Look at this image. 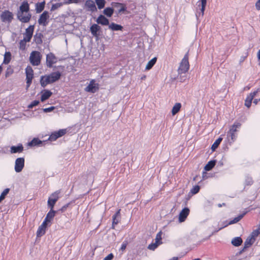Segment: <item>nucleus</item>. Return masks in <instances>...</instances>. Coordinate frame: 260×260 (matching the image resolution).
I'll use <instances>...</instances> for the list:
<instances>
[{"label":"nucleus","instance_id":"obj_34","mask_svg":"<svg viewBox=\"0 0 260 260\" xmlns=\"http://www.w3.org/2000/svg\"><path fill=\"white\" fill-rule=\"evenodd\" d=\"M222 140L221 138H219L214 142L211 147L212 151H214L218 147Z\"/></svg>","mask_w":260,"mask_h":260},{"label":"nucleus","instance_id":"obj_37","mask_svg":"<svg viewBox=\"0 0 260 260\" xmlns=\"http://www.w3.org/2000/svg\"><path fill=\"white\" fill-rule=\"evenodd\" d=\"M42 35L40 33L36 34L34 36L35 41L36 42V43L37 44H40L42 43Z\"/></svg>","mask_w":260,"mask_h":260},{"label":"nucleus","instance_id":"obj_22","mask_svg":"<svg viewBox=\"0 0 260 260\" xmlns=\"http://www.w3.org/2000/svg\"><path fill=\"white\" fill-rule=\"evenodd\" d=\"M90 31L92 35L94 37H98V32L100 29V26L96 24H93L90 28Z\"/></svg>","mask_w":260,"mask_h":260},{"label":"nucleus","instance_id":"obj_39","mask_svg":"<svg viewBox=\"0 0 260 260\" xmlns=\"http://www.w3.org/2000/svg\"><path fill=\"white\" fill-rule=\"evenodd\" d=\"M63 4H64L63 3H56V4H53L50 10L51 11H54L55 10L61 7Z\"/></svg>","mask_w":260,"mask_h":260},{"label":"nucleus","instance_id":"obj_31","mask_svg":"<svg viewBox=\"0 0 260 260\" xmlns=\"http://www.w3.org/2000/svg\"><path fill=\"white\" fill-rule=\"evenodd\" d=\"M242 239L240 237H236L232 241V244L235 246H239L242 243Z\"/></svg>","mask_w":260,"mask_h":260},{"label":"nucleus","instance_id":"obj_58","mask_svg":"<svg viewBox=\"0 0 260 260\" xmlns=\"http://www.w3.org/2000/svg\"><path fill=\"white\" fill-rule=\"evenodd\" d=\"M252 179L250 178H248V181L247 184L249 185L252 183Z\"/></svg>","mask_w":260,"mask_h":260},{"label":"nucleus","instance_id":"obj_10","mask_svg":"<svg viewBox=\"0 0 260 260\" xmlns=\"http://www.w3.org/2000/svg\"><path fill=\"white\" fill-rule=\"evenodd\" d=\"M49 18V15L47 11H44L40 16L38 19V23L40 25L46 26L48 23L47 20Z\"/></svg>","mask_w":260,"mask_h":260},{"label":"nucleus","instance_id":"obj_60","mask_svg":"<svg viewBox=\"0 0 260 260\" xmlns=\"http://www.w3.org/2000/svg\"><path fill=\"white\" fill-rule=\"evenodd\" d=\"M68 205H69V204H67V205H64V206H63L62 207V208H61V210L62 211H64V210L65 209H66V208L68 207Z\"/></svg>","mask_w":260,"mask_h":260},{"label":"nucleus","instance_id":"obj_3","mask_svg":"<svg viewBox=\"0 0 260 260\" xmlns=\"http://www.w3.org/2000/svg\"><path fill=\"white\" fill-rule=\"evenodd\" d=\"M42 55L40 52L33 51L29 56V61L32 66H37L40 64Z\"/></svg>","mask_w":260,"mask_h":260},{"label":"nucleus","instance_id":"obj_35","mask_svg":"<svg viewBox=\"0 0 260 260\" xmlns=\"http://www.w3.org/2000/svg\"><path fill=\"white\" fill-rule=\"evenodd\" d=\"M245 214V213H244L243 214L239 215L238 217L234 218L233 220H231L229 223V224H232L238 222L240 220H241Z\"/></svg>","mask_w":260,"mask_h":260},{"label":"nucleus","instance_id":"obj_2","mask_svg":"<svg viewBox=\"0 0 260 260\" xmlns=\"http://www.w3.org/2000/svg\"><path fill=\"white\" fill-rule=\"evenodd\" d=\"M188 56L186 53L180 63L178 69V73L180 74L185 73L189 69Z\"/></svg>","mask_w":260,"mask_h":260},{"label":"nucleus","instance_id":"obj_55","mask_svg":"<svg viewBox=\"0 0 260 260\" xmlns=\"http://www.w3.org/2000/svg\"><path fill=\"white\" fill-rule=\"evenodd\" d=\"M126 245H127V242H123L121 245L120 249L122 251H124L126 248Z\"/></svg>","mask_w":260,"mask_h":260},{"label":"nucleus","instance_id":"obj_54","mask_svg":"<svg viewBox=\"0 0 260 260\" xmlns=\"http://www.w3.org/2000/svg\"><path fill=\"white\" fill-rule=\"evenodd\" d=\"M54 109V107H51L48 108H45L43 109L44 112H50Z\"/></svg>","mask_w":260,"mask_h":260},{"label":"nucleus","instance_id":"obj_29","mask_svg":"<svg viewBox=\"0 0 260 260\" xmlns=\"http://www.w3.org/2000/svg\"><path fill=\"white\" fill-rule=\"evenodd\" d=\"M52 94V92L49 90H45L44 92L41 96V100L42 102H44L48 99Z\"/></svg>","mask_w":260,"mask_h":260},{"label":"nucleus","instance_id":"obj_41","mask_svg":"<svg viewBox=\"0 0 260 260\" xmlns=\"http://www.w3.org/2000/svg\"><path fill=\"white\" fill-rule=\"evenodd\" d=\"M9 188H6L3 191V192L1 193L0 196V202L5 198L6 196L9 193Z\"/></svg>","mask_w":260,"mask_h":260},{"label":"nucleus","instance_id":"obj_16","mask_svg":"<svg viewBox=\"0 0 260 260\" xmlns=\"http://www.w3.org/2000/svg\"><path fill=\"white\" fill-rule=\"evenodd\" d=\"M96 22L98 24H102L103 25H109V20L106 18L104 16L100 15L96 20Z\"/></svg>","mask_w":260,"mask_h":260},{"label":"nucleus","instance_id":"obj_61","mask_svg":"<svg viewBox=\"0 0 260 260\" xmlns=\"http://www.w3.org/2000/svg\"><path fill=\"white\" fill-rule=\"evenodd\" d=\"M259 101H260V99H255L253 101V103L255 104V105H256Z\"/></svg>","mask_w":260,"mask_h":260},{"label":"nucleus","instance_id":"obj_33","mask_svg":"<svg viewBox=\"0 0 260 260\" xmlns=\"http://www.w3.org/2000/svg\"><path fill=\"white\" fill-rule=\"evenodd\" d=\"M113 9L111 8H106L104 11L103 13L108 17H111L113 13Z\"/></svg>","mask_w":260,"mask_h":260},{"label":"nucleus","instance_id":"obj_50","mask_svg":"<svg viewBox=\"0 0 260 260\" xmlns=\"http://www.w3.org/2000/svg\"><path fill=\"white\" fill-rule=\"evenodd\" d=\"M119 222V219L117 218L116 216H113V223L112 226L113 228H114V225L117 224Z\"/></svg>","mask_w":260,"mask_h":260},{"label":"nucleus","instance_id":"obj_44","mask_svg":"<svg viewBox=\"0 0 260 260\" xmlns=\"http://www.w3.org/2000/svg\"><path fill=\"white\" fill-rule=\"evenodd\" d=\"M59 137H58V134L57 132H55L51 134V135L49 137V140L51 141H54L57 138H58Z\"/></svg>","mask_w":260,"mask_h":260},{"label":"nucleus","instance_id":"obj_57","mask_svg":"<svg viewBox=\"0 0 260 260\" xmlns=\"http://www.w3.org/2000/svg\"><path fill=\"white\" fill-rule=\"evenodd\" d=\"M230 134V136L231 137L232 140H234L235 139V133H229Z\"/></svg>","mask_w":260,"mask_h":260},{"label":"nucleus","instance_id":"obj_56","mask_svg":"<svg viewBox=\"0 0 260 260\" xmlns=\"http://www.w3.org/2000/svg\"><path fill=\"white\" fill-rule=\"evenodd\" d=\"M255 8L257 10H260V0H258L255 4Z\"/></svg>","mask_w":260,"mask_h":260},{"label":"nucleus","instance_id":"obj_15","mask_svg":"<svg viewBox=\"0 0 260 260\" xmlns=\"http://www.w3.org/2000/svg\"><path fill=\"white\" fill-rule=\"evenodd\" d=\"M29 10V5L26 1H24L22 2L21 5L19 7V10L17 12L22 13H28Z\"/></svg>","mask_w":260,"mask_h":260},{"label":"nucleus","instance_id":"obj_38","mask_svg":"<svg viewBox=\"0 0 260 260\" xmlns=\"http://www.w3.org/2000/svg\"><path fill=\"white\" fill-rule=\"evenodd\" d=\"M11 53L9 52H6L5 54L4 63L8 64L11 59Z\"/></svg>","mask_w":260,"mask_h":260},{"label":"nucleus","instance_id":"obj_30","mask_svg":"<svg viewBox=\"0 0 260 260\" xmlns=\"http://www.w3.org/2000/svg\"><path fill=\"white\" fill-rule=\"evenodd\" d=\"M241 125V123L239 122H235L231 126L229 133H235L237 132V128H239Z\"/></svg>","mask_w":260,"mask_h":260},{"label":"nucleus","instance_id":"obj_32","mask_svg":"<svg viewBox=\"0 0 260 260\" xmlns=\"http://www.w3.org/2000/svg\"><path fill=\"white\" fill-rule=\"evenodd\" d=\"M42 143V141L40 140L38 138H34L32 141L28 143V145L30 146H35L40 145Z\"/></svg>","mask_w":260,"mask_h":260},{"label":"nucleus","instance_id":"obj_18","mask_svg":"<svg viewBox=\"0 0 260 260\" xmlns=\"http://www.w3.org/2000/svg\"><path fill=\"white\" fill-rule=\"evenodd\" d=\"M55 212H56L54 211L53 209H51L50 211L47 213L46 217L43 222L47 224L48 222H50L54 217Z\"/></svg>","mask_w":260,"mask_h":260},{"label":"nucleus","instance_id":"obj_62","mask_svg":"<svg viewBox=\"0 0 260 260\" xmlns=\"http://www.w3.org/2000/svg\"><path fill=\"white\" fill-rule=\"evenodd\" d=\"M244 60V57H243L242 59H241V62L243 61Z\"/></svg>","mask_w":260,"mask_h":260},{"label":"nucleus","instance_id":"obj_40","mask_svg":"<svg viewBox=\"0 0 260 260\" xmlns=\"http://www.w3.org/2000/svg\"><path fill=\"white\" fill-rule=\"evenodd\" d=\"M260 234V223L257 225L256 229L254 230L251 234V236L254 238L257 237Z\"/></svg>","mask_w":260,"mask_h":260},{"label":"nucleus","instance_id":"obj_49","mask_svg":"<svg viewBox=\"0 0 260 260\" xmlns=\"http://www.w3.org/2000/svg\"><path fill=\"white\" fill-rule=\"evenodd\" d=\"M39 103V101H37V100H35V101H34L33 102H31V103L28 105V107L29 108H32V107L38 105Z\"/></svg>","mask_w":260,"mask_h":260},{"label":"nucleus","instance_id":"obj_36","mask_svg":"<svg viewBox=\"0 0 260 260\" xmlns=\"http://www.w3.org/2000/svg\"><path fill=\"white\" fill-rule=\"evenodd\" d=\"M95 2L99 9H102L105 7L106 4L105 0H95Z\"/></svg>","mask_w":260,"mask_h":260},{"label":"nucleus","instance_id":"obj_17","mask_svg":"<svg viewBox=\"0 0 260 260\" xmlns=\"http://www.w3.org/2000/svg\"><path fill=\"white\" fill-rule=\"evenodd\" d=\"M47 225V224L43 222L42 224L39 226L37 232V237H41L45 234Z\"/></svg>","mask_w":260,"mask_h":260},{"label":"nucleus","instance_id":"obj_59","mask_svg":"<svg viewBox=\"0 0 260 260\" xmlns=\"http://www.w3.org/2000/svg\"><path fill=\"white\" fill-rule=\"evenodd\" d=\"M120 209L118 210L114 216H116V217L119 216L120 215Z\"/></svg>","mask_w":260,"mask_h":260},{"label":"nucleus","instance_id":"obj_1","mask_svg":"<svg viewBox=\"0 0 260 260\" xmlns=\"http://www.w3.org/2000/svg\"><path fill=\"white\" fill-rule=\"evenodd\" d=\"M61 74L59 72H53L49 75L42 76L40 83L42 87H45L47 84L53 83L60 78Z\"/></svg>","mask_w":260,"mask_h":260},{"label":"nucleus","instance_id":"obj_8","mask_svg":"<svg viewBox=\"0 0 260 260\" xmlns=\"http://www.w3.org/2000/svg\"><path fill=\"white\" fill-rule=\"evenodd\" d=\"M31 14L29 13L17 12V17L19 20L23 23L28 22L31 18Z\"/></svg>","mask_w":260,"mask_h":260},{"label":"nucleus","instance_id":"obj_43","mask_svg":"<svg viewBox=\"0 0 260 260\" xmlns=\"http://www.w3.org/2000/svg\"><path fill=\"white\" fill-rule=\"evenodd\" d=\"M159 244V243H157L155 242L154 243H152V244L149 245V246H148V248L150 250H154L155 249H156L157 247Z\"/></svg>","mask_w":260,"mask_h":260},{"label":"nucleus","instance_id":"obj_9","mask_svg":"<svg viewBox=\"0 0 260 260\" xmlns=\"http://www.w3.org/2000/svg\"><path fill=\"white\" fill-rule=\"evenodd\" d=\"M99 89V85L95 83L94 80H92L89 85L85 88L86 92L94 93Z\"/></svg>","mask_w":260,"mask_h":260},{"label":"nucleus","instance_id":"obj_20","mask_svg":"<svg viewBox=\"0 0 260 260\" xmlns=\"http://www.w3.org/2000/svg\"><path fill=\"white\" fill-rule=\"evenodd\" d=\"M85 6L88 8L91 12L96 11L94 2L91 0H88L85 3Z\"/></svg>","mask_w":260,"mask_h":260},{"label":"nucleus","instance_id":"obj_6","mask_svg":"<svg viewBox=\"0 0 260 260\" xmlns=\"http://www.w3.org/2000/svg\"><path fill=\"white\" fill-rule=\"evenodd\" d=\"M1 18L3 22L10 23L13 18V15L9 11L5 10L2 12Z\"/></svg>","mask_w":260,"mask_h":260},{"label":"nucleus","instance_id":"obj_26","mask_svg":"<svg viewBox=\"0 0 260 260\" xmlns=\"http://www.w3.org/2000/svg\"><path fill=\"white\" fill-rule=\"evenodd\" d=\"M109 29H111L112 30H121L122 29V26L120 25L114 23H111L109 25Z\"/></svg>","mask_w":260,"mask_h":260},{"label":"nucleus","instance_id":"obj_48","mask_svg":"<svg viewBox=\"0 0 260 260\" xmlns=\"http://www.w3.org/2000/svg\"><path fill=\"white\" fill-rule=\"evenodd\" d=\"M199 190H200L199 186L196 185L193 187V188L191 190V192L193 194H196L199 191Z\"/></svg>","mask_w":260,"mask_h":260},{"label":"nucleus","instance_id":"obj_14","mask_svg":"<svg viewBox=\"0 0 260 260\" xmlns=\"http://www.w3.org/2000/svg\"><path fill=\"white\" fill-rule=\"evenodd\" d=\"M189 213V210L187 208H184L180 213L179 216V220L180 222L184 221Z\"/></svg>","mask_w":260,"mask_h":260},{"label":"nucleus","instance_id":"obj_63","mask_svg":"<svg viewBox=\"0 0 260 260\" xmlns=\"http://www.w3.org/2000/svg\"><path fill=\"white\" fill-rule=\"evenodd\" d=\"M222 205H221L220 204H219L218 206L219 207H221L222 206Z\"/></svg>","mask_w":260,"mask_h":260},{"label":"nucleus","instance_id":"obj_53","mask_svg":"<svg viewBox=\"0 0 260 260\" xmlns=\"http://www.w3.org/2000/svg\"><path fill=\"white\" fill-rule=\"evenodd\" d=\"M113 254L112 253H110L104 258V260H112L113 258Z\"/></svg>","mask_w":260,"mask_h":260},{"label":"nucleus","instance_id":"obj_42","mask_svg":"<svg viewBox=\"0 0 260 260\" xmlns=\"http://www.w3.org/2000/svg\"><path fill=\"white\" fill-rule=\"evenodd\" d=\"M27 42H29L28 41H26L25 39H23L20 41L19 43V48L21 50H24L26 46V43Z\"/></svg>","mask_w":260,"mask_h":260},{"label":"nucleus","instance_id":"obj_45","mask_svg":"<svg viewBox=\"0 0 260 260\" xmlns=\"http://www.w3.org/2000/svg\"><path fill=\"white\" fill-rule=\"evenodd\" d=\"M59 137H58V134L57 132H55L51 134V135L49 137V140L51 141H54L57 138H58Z\"/></svg>","mask_w":260,"mask_h":260},{"label":"nucleus","instance_id":"obj_47","mask_svg":"<svg viewBox=\"0 0 260 260\" xmlns=\"http://www.w3.org/2000/svg\"><path fill=\"white\" fill-rule=\"evenodd\" d=\"M206 3L207 2H201V6H202V7H201V14H202V16H203L204 15V11H205V7H206Z\"/></svg>","mask_w":260,"mask_h":260},{"label":"nucleus","instance_id":"obj_24","mask_svg":"<svg viewBox=\"0 0 260 260\" xmlns=\"http://www.w3.org/2000/svg\"><path fill=\"white\" fill-rule=\"evenodd\" d=\"M181 108V104L179 103H176L175 104L173 108L172 109V115H176L180 110Z\"/></svg>","mask_w":260,"mask_h":260},{"label":"nucleus","instance_id":"obj_21","mask_svg":"<svg viewBox=\"0 0 260 260\" xmlns=\"http://www.w3.org/2000/svg\"><path fill=\"white\" fill-rule=\"evenodd\" d=\"M112 6L114 8L117 9L118 13L124 12L126 10L125 6L121 3H113Z\"/></svg>","mask_w":260,"mask_h":260},{"label":"nucleus","instance_id":"obj_52","mask_svg":"<svg viewBox=\"0 0 260 260\" xmlns=\"http://www.w3.org/2000/svg\"><path fill=\"white\" fill-rule=\"evenodd\" d=\"M57 133L58 134V137H61L66 133V130L65 129H60L59 131L57 132Z\"/></svg>","mask_w":260,"mask_h":260},{"label":"nucleus","instance_id":"obj_5","mask_svg":"<svg viewBox=\"0 0 260 260\" xmlns=\"http://www.w3.org/2000/svg\"><path fill=\"white\" fill-rule=\"evenodd\" d=\"M26 79V88H28L31 83L32 79L34 78V71L30 66H27L25 69Z\"/></svg>","mask_w":260,"mask_h":260},{"label":"nucleus","instance_id":"obj_64","mask_svg":"<svg viewBox=\"0 0 260 260\" xmlns=\"http://www.w3.org/2000/svg\"><path fill=\"white\" fill-rule=\"evenodd\" d=\"M201 2H207V1L206 0H201Z\"/></svg>","mask_w":260,"mask_h":260},{"label":"nucleus","instance_id":"obj_23","mask_svg":"<svg viewBox=\"0 0 260 260\" xmlns=\"http://www.w3.org/2000/svg\"><path fill=\"white\" fill-rule=\"evenodd\" d=\"M45 2L43 1L41 3H37L36 4V11L37 13H41L44 9Z\"/></svg>","mask_w":260,"mask_h":260},{"label":"nucleus","instance_id":"obj_46","mask_svg":"<svg viewBox=\"0 0 260 260\" xmlns=\"http://www.w3.org/2000/svg\"><path fill=\"white\" fill-rule=\"evenodd\" d=\"M80 2V0H67L63 2L64 5H68L72 3L77 4Z\"/></svg>","mask_w":260,"mask_h":260},{"label":"nucleus","instance_id":"obj_4","mask_svg":"<svg viewBox=\"0 0 260 260\" xmlns=\"http://www.w3.org/2000/svg\"><path fill=\"white\" fill-rule=\"evenodd\" d=\"M60 191L57 190L52 193L51 196L49 198L48 201V206L50 207V209H52L55 203L59 199V194Z\"/></svg>","mask_w":260,"mask_h":260},{"label":"nucleus","instance_id":"obj_13","mask_svg":"<svg viewBox=\"0 0 260 260\" xmlns=\"http://www.w3.org/2000/svg\"><path fill=\"white\" fill-rule=\"evenodd\" d=\"M258 91H259V90L257 89V90L254 91L253 92L250 93L247 96V98L245 101V106H246L248 108L250 107L252 100L253 99L254 97L257 95Z\"/></svg>","mask_w":260,"mask_h":260},{"label":"nucleus","instance_id":"obj_28","mask_svg":"<svg viewBox=\"0 0 260 260\" xmlns=\"http://www.w3.org/2000/svg\"><path fill=\"white\" fill-rule=\"evenodd\" d=\"M23 147L22 145L17 146H12L11 147V152L15 153L17 152H21L23 151Z\"/></svg>","mask_w":260,"mask_h":260},{"label":"nucleus","instance_id":"obj_19","mask_svg":"<svg viewBox=\"0 0 260 260\" xmlns=\"http://www.w3.org/2000/svg\"><path fill=\"white\" fill-rule=\"evenodd\" d=\"M255 238L250 235L246 239L244 242V248H246L250 247L255 241Z\"/></svg>","mask_w":260,"mask_h":260},{"label":"nucleus","instance_id":"obj_11","mask_svg":"<svg viewBox=\"0 0 260 260\" xmlns=\"http://www.w3.org/2000/svg\"><path fill=\"white\" fill-rule=\"evenodd\" d=\"M57 62V58L52 53L48 54L46 56V65L48 67L51 68L52 64Z\"/></svg>","mask_w":260,"mask_h":260},{"label":"nucleus","instance_id":"obj_12","mask_svg":"<svg viewBox=\"0 0 260 260\" xmlns=\"http://www.w3.org/2000/svg\"><path fill=\"white\" fill-rule=\"evenodd\" d=\"M34 30V26L30 25L28 28L25 29V32L24 34V38L26 41L30 42Z\"/></svg>","mask_w":260,"mask_h":260},{"label":"nucleus","instance_id":"obj_7","mask_svg":"<svg viewBox=\"0 0 260 260\" xmlns=\"http://www.w3.org/2000/svg\"><path fill=\"white\" fill-rule=\"evenodd\" d=\"M24 166V159L22 157H19L16 159L15 162V171L17 173L20 172Z\"/></svg>","mask_w":260,"mask_h":260},{"label":"nucleus","instance_id":"obj_25","mask_svg":"<svg viewBox=\"0 0 260 260\" xmlns=\"http://www.w3.org/2000/svg\"><path fill=\"white\" fill-rule=\"evenodd\" d=\"M157 58L156 57L153 58L150 60H149L146 66L145 70H150L153 67V66L155 64Z\"/></svg>","mask_w":260,"mask_h":260},{"label":"nucleus","instance_id":"obj_27","mask_svg":"<svg viewBox=\"0 0 260 260\" xmlns=\"http://www.w3.org/2000/svg\"><path fill=\"white\" fill-rule=\"evenodd\" d=\"M216 160H211L209 161L207 164L205 166L204 169L206 171H209L211 170L215 165Z\"/></svg>","mask_w":260,"mask_h":260},{"label":"nucleus","instance_id":"obj_51","mask_svg":"<svg viewBox=\"0 0 260 260\" xmlns=\"http://www.w3.org/2000/svg\"><path fill=\"white\" fill-rule=\"evenodd\" d=\"M161 239V232H159L158 233L157 235H156V238H155V243H159V242L160 241V240Z\"/></svg>","mask_w":260,"mask_h":260}]
</instances>
